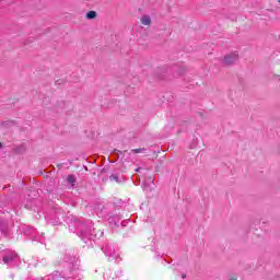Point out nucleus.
Returning a JSON list of instances; mask_svg holds the SVG:
<instances>
[{
  "mask_svg": "<svg viewBox=\"0 0 280 280\" xmlns=\"http://www.w3.org/2000/svg\"><path fill=\"white\" fill-rule=\"evenodd\" d=\"M75 175H68L67 183L68 185H71V187H75Z\"/></svg>",
  "mask_w": 280,
  "mask_h": 280,
  "instance_id": "obj_10",
  "label": "nucleus"
},
{
  "mask_svg": "<svg viewBox=\"0 0 280 280\" xmlns=\"http://www.w3.org/2000/svg\"><path fill=\"white\" fill-rule=\"evenodd\" d=\"M237 60H240V55L237 54V51H232L223 57L222 63L225 67H231L235 65Z\"/></svg>",
  "mask_w": 280,
  "mask_h": 280,
  "instance_id": "obj_2",
  "label": "nucleus"
},
{
  "mask_svg": "<svg viewBox=\"0 0 280 280\" xmlns=\"http://www.w3.org/2000/svg\"><path fill=\"white\" fill-rule=\"evenodd\" d=\"M36 233H37V231L34 228H28L27 231H26L27 235H36Z\"/></svg>",
  "mask_w": 280,
  "mask_h": 280,
  "instance_id": "obj_14",
  "label": "nucleus"
},
{
  "mask_svg": "<svg viewBox=\"0 0 280 280\" xmlns=\"http://www.w3.org/2000/svg\"><path fill=\"white\" fill-rule=\"evenodd\" d=\"M147 151H148V149H145V148H139V149H132L131 150V152L133 154H141V152H147Z\"/></svg>",
  "mask_w": 280,
  "mask_h": 280,
  "instance_id": "obj_13",
  "label": "nucleus"
},
{
  "mask_svg": "<svg viewBox=\"0 0 280 280\" xmlns=\"http://www.w3.org/2000/svg\"><path fill=\"white\" fill-rule=\"evenodd\" d=\"M182 279H187V275L183 273Z\"/></svg>",
  "mask_w": 280,
  "mask_h": 280,
  "instance_id": "obj_16",
  "label": "nucleus"
},
{
  "mask_svg": "<svg viewBox=\"0 0 280 280\" xmlns=\"http://www.w3.org/2000/svg\"><path fill=\"white\" fill-rule=\"evenodd\" d=\"M16 259H19V254L10 252L3 256L2 261L7 264V266H14Z\"/></svg>",
  "mask_w": 280,
  "mask_h": 280,
  "instance_id": "obj_4",
  "label": "nucleus"
},
{
  "mask_svg": "<svg viewBox=\"0 0 280 280\" xmlns=\"http://www.w3.org/2000/svg\"><path fill=\"white\" fill-rule=\"evenodd\" d=\"M3 128H10L14 126V120H7L2 122Z\"/></svg>",
  "mask_w": 280,
  "mask_h": 280,
  "instance_id": "obj_12",
  "label": "nucleus"
},
{
  "mask_svg": "<svg viewBox=\"0 0 280 280\" xmlns=\"http://www.w3.org/2000/svg\"><path fill=\"white\" fill-rule=\"evenodd\" d=\"M121 221V217L115 214L108 218L109 224H114V226H119V222Z\"/></svg>",
  "mask_w": 280,
  "mask_h": 280,
  "instance_id": "obj_7",
  "label": "nucleus"
},
{
  "mask_svg": "<svg viewBox=\"0 0 280 280\" xmlns=\"http://www.w3.org/2000/svg\"><path fill=\"white\" fill-rule=\"evenodd\" d=\"M141 170H142L141 167H138L136 168V172H141Z\"/></svg>",
  "mask_w": 280,
  "mask_h": 280,
  "instance_id": "obj_17",
  "label": "nucleus"
},
{
  "mask_svg": "<svg viewBox=\"0 0 280 280\" xmlns=\"http://www.w3.org/2000/svg\"><path fill=\"white\" fill-rule=\"evenodd\" d=\"M116 154H121V151H119V150H115L114 151Z\"/></svg>",
  "mask_w": 280,
  "mask_h": 280,
  "instance_id": "obj_15",
  "label": "nucleus"
},
{
  "mask_svg": "<svg viewBox=\"0 0 280 280\" xmlns=\"http://www.w3.org/2000/svg\"><path fill=\"white\" fill-rule=\"evenodd\" d=\"M62 278H63V279H69V277H67V276H62Z\"/></svg>",
  "mask_w": 280,
  "mask_h": 280,
  "instance_id": "obj_19",
  "label": "nucleus"
},
{
  "mask_svg": "<svg viewBox=\"0 0 280 280\" xmlns=\"http://www.w3.org/2000/svg\"><path fill=\"white\" fill-rule=\"evenodd\" d=\"M78 257H75L74 255L71 254H66L63 256V261H66L67 264H75Z\"/></svg>",
  "mask_w": 280,
  "mask_h": 280,
  "instance_id": "obj_8",
  "label": "nucleus"
},
{
  "mask_svg": "<svg viewBox=\"0 0 280 280\" xmlns=\"http://www.w3.org/2000/svg\"><path fill=\"white\" fill-rule=\"evenodd\" d=\"M104 253L107 257H112V259H115L116 261H119V254H117V250L115 249V246L107 244L104 247Z\"/></svg>",
  "mask_w": 280,
  "mask_h": 280,
  "instance_id": "obj_3",
  "label": "nucleus"
},
{
  "mask_svg": "<svg viewBox=\"0 0 280 280\" xmlns=\"http://www.w3.org/2000/svg\"><path fill=\"white\" fill-rule=\"evenodd\" d=\"M141 23L142 25H151L152 19L150 18V15H142Z\"/></svg>",
  "mask_w": 280,
  "mask_h": 280,
  "instance_id": "obj_9",
  "label": "nucleus"
},
{
  "mask_svg": "<svg viewBox=\"0 0 280 280\" xmlns=\"http://www.w3.org/2000/svg\"><path fill=\"white\" fill-rule=\"evenodd\" d=\"M278 3H280V0H278Z\"/></svg>",
  "mask_w": 280,
  "mask_h": 280,
  "instance_id": "obj_20",
  "label": "nucleus"
},
{
  "mask_svg": "<svg viewBox=\"0 0 280 280\" xmlns=\"http://www.w3.org/2000/svg\"><path fill=\"white\" fill-rule=\"evenodd\" d=\"M73 224L77 229H79L77 235H79L80 238L86 240L88 237L89 240H95V237H97V233H95V228L91 225V222H89V224L86 225L84 224V222L74 219Z\"/></svg>",
  "mask_w": 280,
  "mask_h": 280,
  "instance_id": "obj_1",
  "label": "nucleus"
},
{
  "mask_svg": "<svg viewBox=\"0 0 280 280\" xmlns=\"http://www.w3.org/2000/svg\"><path fill=\"white\" fill-rule=\"evenodd\" d=\"M109 180H115V183H124L125 178L121 171L116 170L112 175H109Z\"/></svg>",
  "mask_w": 280,
  "mask_h": 280,
  "instance_id": "obj_5",
  "label": "nucleus"
},
{
  "mask_svg": "<svg viewBox=\"0 0 280 280\" xmlns=\"http://www.w3.org/2000/svg\"><path fill=\"white\" fill-rule=\"evenodd\" d=\"M0 233H2L4 237H8L10 235V229L8 228V223H5V221L1 219H0Z\"/></svg>",
  "mask_w": 280,
  "mask_h": 280,
  "instance_id": "obj_6",
  "label": "nucleus"
},
{
  "mask_svg": "<svg viewBox=\"0 0 280 280\" xmlns=\"http://www.w3.org/2000/svg\"><path fill=\"white\" fill-rule=\"evenodd\" d=\"M86 19H89V21H93V19H97V12L95 11H89L86 13Z\"/></svg>",
  "mask_w": 280,
  "mask_h": 280,
  "instance_id": "obj_11",
  "label": "nucleus"
},
{
  "mask_svg": "<svg viewBox=\"0 0 280 280\" xmlns=\"http://www.w3.org/2000/svg\"><path fill=\"white\" fill-rule=\"evenodd\" d=\"M3 148V144L0 142V150Z\"/></svg>",
  "mask_w": 280,
  "mask_h": 280,
  "instance_id": "obj_18",
  "label": "nucleus"
}]
</instances>
